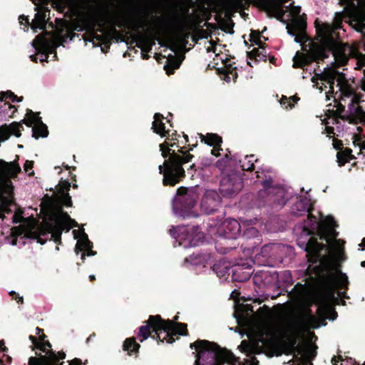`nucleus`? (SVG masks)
<instances>
[{
  "mask_svg": "<svg viewBox=\"0 0 365 365\" xmlns=\"http://www.w3.org/2000/svg\"><path fill=\"white\" fill-rule=\"evenodd\" d=\"M317 234L319 240L326 241L327 244L319 243L317 239L314 237H310L308 242L305 245V252H307V257L309 265L314 266L319 264L325 258L331 259L325 255H322V252L324 250H334L327 234L324 232V228L322 222L319 225V230Z\"/></svg>",
  "mask_w": 365,
  "mask_h": 365,
  "instance_id": "9d476101",
  "label": "nucleus"
},
{
  "mask_svg": "<svg viewBox=\"0 0 365 365\" xmlns=\"http://www.w3.org/2000/svg\"><path fill=\"white\" fill-rule=\"evenodd\" d=\"M34 112H33L30 109H27V113H26V118H24V120H22L20 122L21 123V125L24 123L27 127H32L33 128V126H34Z\"/></svg>",
  "mask_w": 365,
  "mask_h": 365,
  "instance_id": "37998d69",
  "label": "nucleus"
},
{
  "mask_svg": "<svg viewBox=\"0 0 365 365\" xmlns=\"http://www.w3.org/2000/svg\"><path fill=\"white\" fill-rule=\"evenodd\" d=\"M339 38H324L311 41L309 43V50L306 53L297 51L293 58V67L304 68L313 62L324 61L331 53L336 62L339 66H344L350 58L357 60L358 68L365 66V45L358 43L349 45L338 40ZM361 88L365 91V69L361 81Z\"/></svg>",
  "mask_w": 365,
  "mask_h": 365,
  "instance_id": "f257e3e1",
  "label": "nucleus"
},
{
  "mask_svg": "<svg viewBox=\"0 0 365 365\" xmlns=\"http://www.w3.org/2000/svg\"><path fill=\"white\" fill-rule=\"evenodd\" d=\"M140 345L136 342L135 338L129 337L125 339L123 344V349L128 352L129 356L137 355L139 352Z\"/></svg>",
  "mask_w": 365,
  "mask_h": 365,
  "instance_id": "7c9ffc66",
  "label": "nucleus"
},
{
  "mask_svg": "<svg viewBox=\"0 0 365 365\" xmlns=\"http://www.w3.org/2000/svg\"><path fill=\"white\" fill-rule=\"evenodd\" d=\"M48 135L47 125L41 123V125H34L32 128V137L38 139L39 138H46Z\"/></svg>",
  "mask_w": 365,
  "mask_h": 365,
  "instance_id": "4c0bfd02",
  "label": "nucleus"
},
{
  "mask_svg": "<svg viewBox=\"0 0 365 365\" xmlns=\"http://www.w3.org/2000/svg\"><path fill=\"white\" fill-rule=\"evenodd\" d=\"M280 103L282 105H284L286 108H287L288 107H289L290 108H292L294 106V103H292L290 102V100L288 98H287L286 96L282 97Z\"/></svg>",
  "mask_w": 365,
  "mask_h": 365,
  "instance_id": "5fc2aeb1",
  "label": "nucleus"
},
{
  "mask_svg": "<svg viewBox=\"0 0 365 365\" xmlns=\"http://www.w3.org/2000/svg\"><path fill=\"white\" fill-rule=\"evenodd\" d=\"M51 346L48 341H39L37 349L43 352L44 354H36V356L30 357L29 365H63V362H60V360L66 358V353L63 351L56 352L51 349ZM68 365H82V361L75 358L68 361Z\"/></svg>",
  "mask_w": 365,
  "mask_h": 365,
  "instance_id": "0eeeda50",
  "label": "nucleus"
},
{
  "mask_svg": "<svg viewBox=\"0 0 365 365\" xmlns=\"http://www.w3.org/2000/svg\"><path fill=\"white\" fill-rule=\"evenodd\" d=\"M37 13L35 14V18L31 23V29L34 32H37L38 29L43 30V32L46 31V16L47 13L49 16L50 9L47 7H36L35 10H37Z\"/></svg>",
  "mask_w": 365,
  "mask_h": 365,
  "instance_id": "4be33fe9",
  "label": "nucleus"
},
{
  "mask_svg": "<svg viewBox=\"0 0 365 365\" xmlns=\"http://www.w3.org/2000/svg\"><path fill=\"white\" fill-rule=\"evenodd\" d=\"M160 144V150L165 160L158 166L159 173L163 175V185L174 187L182 182L185 178V171L182 165L189 163L194 155L185 151L186 147L180 146L179 140L169 143L170 138Z\"/></svg>",
  "mask_w": 365,
  "mask_h": 365,
  "instance_id": "f03ea898",
  "label": "nucleus"
},
{
  "mask_svg": "<svg viewBox=\"0 0 365 365\" xmlns=\"http://www.w3.org/2000/svg\"><path fill=\"white\" fill-rule=\"evenodd\" d=\"M232 15H233V11H232V8H230V7L227 8L225 10V19L226 20L232 19Z\"/></svg>",
  "mask_w": 365,
  "mask_h": 365,
  "instance_id": "338daca9",
  "label": "nucleus"
},
{
  "mask_svg": "<svg viewBox=\"0 0 365 365\" xmlns=\"http://www.w3.org/2000/svg\"><path fill=\"white\" fill-rule=\"evenodd\" d=\"M345 17L346 14L344 12H336L331 24L327 22L319 24L316 21L314 23L317 31L315 39L339 38V34L337 31L342 29V24Z\"/></svg>",
  "mask_w": 365,
  "mask_h": 365,
  "instance_id": "f8f14e48",
  "label": "nucleus"
},
{
  "mask_svg": "<svg viewBox=\"0 0 365 365\" xmlns=\"http://www.w3.org/2000/svg\"><path fill=\"white\" fill-rule=\"evenodd\" d=\"M19 23L21 24H25L26 26H29L30 24L29 19L28 16L21 15L19 16Z\"/></svg>",
  "mask_w": 365,
  "mask_h": 365,
  "instance_id": "e2e57ef3",
  "label": "nucleus"
},
{
  "mask_svg": "<svg viewBox=\"0 0 365 365\" xmlns=\"http://www.w3.org/2000/svg\"><path fill=\"white\" fill-rule=\"evenodd\" d=\"M86 252L83 253L82 255H81V259H82L83 262H84L86 256H93V255H95L96 254V252L93 251L91 250V249H86Z\"/></svg>",
  "mask_w": 365,
  "mask_h": 365,
  "instance_id": "052dcab7",
  "label": "nucleus"
},
{
  "mask_svg": "<svg viewBox=\"0 0 365 365\" xmlns=\"http://www.w3.org/2000/svg\"><path fill=\"white\" fill-rule=\"evenodd\" d=\"M200 138L202 142H204L205 144L210 146L217 145L218 147H221L222 143V137L216 133H207L205 135L200 134Z\"/></svg>",
  "mask_w": 365,
  "mask_h": 365,
  "instance_id": "473e14b6",
  "label": "nucleus"
},
{
  "mask_svg": "<svg viewBox=\"0 0 365 365\" xmlns=\"http://www.w3.org/2000/svg\"><path fill=\"white\" fill-rule=\"evenodd\" d=\"M52 232V237L56 243L61 242V235L62 232L66 230V223L62 222L60 217L56 218V223L50 226Z\"/></svg>",
  "mask_w": 365,
  "mask_h": 365,
  "instance_id": "c756f323",
  "label": "nucleus"
},
{
  "mask_svg": "<svg viewBox=\"0 0 365 365\" xmlns=\"http://www.w3.org/2000/svg\"><path fill=\"white\" fill-rule=\"evenodd\" d=\"M226 238L236 239L240 234V224L235 219H226L220 227Z\"/></svg>",
  "mask_w": 365,
  "mask_h": 365,
  "instance_id": "aec40b11",
  "label": "nucleus"
},
{
  "mask_svg": "<svg viewBox=\"0 0 365 365\" xmlns=\"http://www.w3.org/2000/svg\"><path fill=\"white\" fill-rule=\"evenodd\" d=\"M78 242H80V245L84 249H91L93 247V243L89 240L87 234L84 231H83L81 238Z\"/></svg>",
  "mask_w": 365,
  "mask_h": 365,
  "instance_id": "49530a36",
  "label": "nucleus"
},
{
  "mask_svg": "<svg viewBox=\"0 0 365 365\" xmlns=\"http://www.w3.org/2000/svg\"><path fill=\"white\" fill-rule=\"evenodd\" d=\"M299 336L300 331L299 327H297L286 341L287 346L292 349L294 353H297V355H302L304 352V347L297 344Z\"/></svg>",
  "mask_w": 365,
  "mask_h": 365,
  "instance_id": "b1692460",
  "label": "nucleus"
},
{
  "mask_svg": "<svg viewBox=\"0 0 365 365\" xmlns=\"http://www.w3.org/2000/svg\"><path fill=\"white\" fill-rule=\"evenodd\" d=\"M46 232L43 230H33L31 229L27 230L24 232V237L27 239H31L35 240L37 241L38 243H40L41 245H44L46 242V240H43L41 238V235H46Z\"/></svg>",
  "mask_w": 365,
  "mask_h": 365,
  "instance_id": "f704fd0d",
  "label": "nucleus"
},
{
  "mask_svg": "<svg viewBox=\"0 0 365 365\" xmlns=\"http://www.w3.org/2000/svg\"><path fill=\"white\" fill-rule=\"evenodd\" d=\"M318 80L327 83L329 86V91L327 93V100L330 99L329 95H331L336 101L335 96L333 95L334 94V86L335 81H336L340 91L339 97H341V100L344 101V98H351V103L349 105L351 112H354L356 115L364 113L362 107L359 105V98L354 93L353 90L349 86H346L344 74L329 68L322 73H317L316 70H314V76L312 78V81L317 83Z\"/></svg>",
  "mask_w": 365,
  "mask_h": 365,
  "instance_id": "39448f33",
  "label": "nucleus"
},
{
  "mask_svg": "<svg viewBox=\"0 0 365 365\" xmlns=\"http://www.w3.org/2000/svg\"><path fill=\"white\" fill-rule=\"evenodd\" d=\"M260 10L266 12L268 17H274L284 22L283 17L285 14L284 7L285 4L291 0H255Z\"/></svg>",
  "mask_w": 365,
  "mask_h": 365,
  "instance_id": "ddd939ff",
  "label": "nucleus"
},
{
  "mask_svg": "<svg viewBox=\"0 0 365 365\" xmlns=\"http://www.w3.org/2000/svg\"><path fill=\"white\" fill-rule=\"evenodd\" d=\"M164 116L160 113H156L154 115V120L152 123V129L153 132L163 137H167L169 135V130H165V123L163 122Z\"/></svg>",
  "mask_w": 365,
  "mask_h": 365,
  "instance_id": "393cba45",
  "label": "nucleus"
},
{
  "mask_svg": "<svg viewBox=\"0 0 365 365\" xmlns=\"http://www.w3.org/2000/svg\"><path fill=\"white\" fill-rule=\"evenodd\" d=\"M253 60H255L256 61H267V52L265 51V48L264 49H261L259 52V54L256 56V58H254Z\"/></svg>",
  "mask_w": 365,
  "mask_h": 365,
  "instance_id": "603ef678",
  "label": "nucleus"
},
{
  "mask_svg": "<svg viewBox=\"0 0 365 365\" xmlns=\"http://www.w3.org/2000/svg\"><path fill=\"white\" fill-rule=\"evenodd\" d=\"M215 165L216 167L218 168L220 170H223L224 169H225V168L228 166L227 160H226L225 158L220 159L216 162Z\"/></svg>",
  "mask_w": 365,
  "mask_h": 365,
  "instance_id": "864d4df0",
  "label": "nucleus"
},
{
  "mask_svg": "<svg viewBox=\"0 0 365 365\" xmlns=\"http://www.w3.org/2000/svg\"><path fill=\"white\" fill-rule=\"evenodd\" d=\"M150 50H151L150 46H148V47H145V48H142L141 56H142L143 59H145V60L149 59L150 55L148 54V52H150Z\"/></svg>",
  "mask_w": 365,
  "mask_h": 365,
  "instance_id": "4d7b16f0",
  "label": "nucleus"
},
{
  "mask_svg": "<svg viewBox=\"0 0 365 365\" xmlns=\"http://www.w3.org/2000/svg\"><path fill=\"white\" fill-rule=\"evenodd\" d=\"M310 200L306 197H301L292 207V212L297 216H301L307 212L312 207Z\"/></svg>",
  "mask_w": 365,
  "mask_h": 365,
  "instance_id": "c85d7f7f",
  "label": "nucleus"
},
{
  "mask_svg": "<svg viewBox=\"0 0 365 365\" xmlns=\"http://www.w3.org/2000/svg\"><path fill=\"white\" fill-rule=\"evenodd\" d=\"M0 205L1 207L12 206L14 205V200L9 197L0 194Z\"/></svg>",
  "mask_w": 365,
  "mask_h": 365,
  "instance_id": "09e8293b",
  "label": "nucleus"
},
{
  "mask_svg": "<svg viewBox=\"0 0 365 365\" xmlns=\"http://www.w3.org/2000/svg\"><path fill=\"white\" fill-rule=\"evenodd\" d=\"M336 110H333V113H334L335 117L341 118V114L345 110V106L342 105L340 102H336Z\"/></svg>",
  "mask_w": 365,
  "mask_h": 365,
  "instance_id": "3c124183",
  "label": "nucleus"
},
{
  "mask_svg": "<svg viewBox=\"0 0 365 365\" xmlns=\"http://www.w3.org/2000/svg\"><path fill=\"white\" fill-rule=\"evenodd\" d=\"M336 157L337 163L340 167L344 166L351 160L355 158L352 155V150L349 148H342L341 150L337 153Z\"/></svg>",
  "mask_w": 365,
  "mask_h": 365,
  "instance_id": "2f4dec72",
  "label": "nucleus"
},
{
  "mask_svg": "<svg viewBox=\"0 0 365 365\" xmlns=\"http://www.w3.org/2000/svg\"><path fill=\"white\" fill-rule=\"evenodd\" d=\"M34 161L26 160L24 165V168L26 172H29L30 170L33 168Z\"/></svg>",
  "mask_w": 365,
  "mask_h": 365,
  "instance_id": "680f3d73",
  "label": "nucleus"
},
{
  "mask_svg": "<svg viewBox=\"0 0 365 365\" xmlns=\"http://www.w3.org/2000/svg\"><path fill=\"white\" fill-rule=\"evenodd\" d=\"M292 7L291 13L296 16L290 22L287 24L286 29L287 33L294 36V41L297 43H304L309 41L307 34V20L303 16H299L301 7L293 6V2L290 3L286 8Z\"/></svg>",
  "mask_w": 365,
  "mask_h": 365,
  "instance_id": "9b49d317",
  "label": "nucleus"
},
{
  "mask_svg": "<svg viewBox=\"0 0 365 365\" xmlns=\"http://www.w3.org/2000/svg\"><path fill=\"white\" fill-rule=\"evenodd\" d=\"M215 20L218 22V24L220 25L221 29L227 33L232 34H234V26L235 23L232 19L226 20L221 17L220 15H216L215 17Z\"/></svg>",
  "mask_w": 365,
  "mask_h": 365,
  "instance_id": "c9c22d12",
  "label": "nucleus"
},
{
  "mask_svg": "<svg viewBox=\"0 0 365 365\" xmlns=\"http://www.w3.org/2000/svg\"><path fill=\"white\" fill-rule=\"evenodd\" d=\"M222 148L221 147H218V146H213V148L211 150V153L212 155L216 156V157H219L220 155V151L222 150Z\"/></svg>",
  "mask_w": 365,
  "mask_h": 365,
  "instance_id": "0e129e2a",
  "label": "nucleus"
},
{
  "mask_svg": "<svg viewBox=\"0 0 365 365\" xmlns=\"http://www.w3.org/2000/svg\"><path fill=\"white\" fill-rule=\"evenodd\" d=\"M307 272L309 274H314L322 287V291L319 297L317 314L319 316H325L331 313L334 317L330 319L334 320L337 316V313L329 306L330 302L337 300L335 297L336 274L332 261L325 258L317 265H309Z\"/></svg>",
  "mask_w": 365,
  "mask_h": 365,
  "instance_id": "20e7f679",
  "label": "nucleus"
},
{
  "mask_svg": "<svg viewBox=\"0 0 365 365\" xmlns=\"http://www.w3.org/2000/svg\"><path fill=\"white\" fill-rule=\"evenodd\" d=\"M51 34L48 31H44L41 34L36 36L33 44L37 43L39 48H41L45 54L54 53L56 56V48L58 46L51 39L47 38ZM35 46V45H34Z\"/></svg>",
  "mask_w": 365,
  "mask_h": 365,
  "instance_id": "a211bd4d",
  "label": "nucleus"
},
{
  "mask_svg": "<svg viewBox=\"0 0 365 365\" xmlns=\"http://www.w3.org/2000/svg\"><path fill=\"white\" fill-rule=\"evenodd\" d=\"M349 26L354 29L357 32H361L364 34L365 30V13L363 14H354L350 16L348 21Z\"/></svg>",
  "mask_w": 365,
  "mask_h": 365,
  "instance_id": "cd10ccee",
  "label": "nucleus"
},
{
  "mask_svg": "<svg viewBox=\"0 0 365 365\" xmlns=\"http://www.w3.org/2000/svg\"><path fill=\"white\" fill-rule=\"evenodd\" d=\"M258 349L257 345L252 344L247 340H242L241 341L240 345L238 346V349L250 357V359H247L242 365H259L258 360L254 356L256 354L260 353Z\"/></svg>",
  "mask_w": 365,
  "mask_h": 365,
  "instance_id": "6ab92c4d",
  "label": "nucleus"
},
{
  "mask_svg": "<svg viewBox=\"0 0 365 365\" xmlns=\"http://www.w3.org/2000/svg\"><path fill=\"white\" fill-rule=\"evenodd\" d=\"M192 230L193 232L196 234V236L198 237V239H201L203 237L202 233L200 231L199 226H193Z\"/></svg>",
  "mask_w": 365,
  "mask_h": 365,
  "instance_id": "69168bd1",
  "label": "nucleus"
},
{
  "mask_svg": "<svg viewBox=\"0 0 365 365\" xmlns=\"http://www.w3.org/2000/svg\"><path fill=\"white\" fill-rule=\"evenodd\" d=\"M257 159L255 158L254 155H246L245 160L240 165L243 170L252 171L255 170V162H257Z\"/></svg>",
  "mask_w": 365,
  "mask_h": 365,
  "instance_id": "a19ab883",
  "label": "nucleus"
},
{
  "mask_svg": "<svg viewBox=\"0 0 365 365\" xmlns=\"http://www.w3.org/2000/svg\"><path fill=\"white\" fill-rule=\"evenodd\" d=\"M324 232L327 234L330 242L334 250H337V254L343 256L344 255L343 250V245L344 242L341 240H336L338 232L336 231V227H338L334 217L329 215L322 222Z\"/></svg>",
  "mask_w": 365,
  "mask_h": 365,
  "instance_id": "2eb2a0df",
  "label": "nucleus"
},
{
  "mask_svg": "<svg viewBox=\"0 0 365 365\" xmlns=\"http://www.w3.org/2000/svg\"><path fill=\"white\" fill-rule=\"evenodd\" d=\"M278 278L279 274L276 271L258 270L254 274L253 281L255 284H262L266 287H270L278 282Z\"/></svg>",
  "mask_w": 365,
  "mask_h": 365,
  "instance_id": "f3484780",
  "label": "nucleus"
},
{
  "mask_svg": "<svg viewBox=\"0 0 365 365\" xmlns=\"http://www.w3.org/2000/svg\"><path fill=\"white\" fill-rule=\"evenodd\" d=\"M256 173L258 179L263 178L261 182L263 190L259 192V197L266 198L263 201L272 207H283L286 204L284 189L274 185L273 177L270 174L266 175L264 171L259 170Z\"/></svg>",
  "mask_w": 365,
  "mask_h": 365,
  "instance_id": "6e6552de",
  "label": "nucleus"
},
{
  "mask_svg": "<svg viewBox=\"0 0 365 365\" xmlns=\"http://www.w3.org/2000/svg\"><path fill=\"white\" fill-rule=\"evenodd\" d=\"M58 193L63 194V193H68V191L71 188V183L68 182V180H61L59 181V183L58 185Z\"/></svg>",
  "mask_w": 365,
  "mask_h": 365,
  "instance_id": "c03bdc74",
  "label": "nucleus"
},
{
  "mask_svg": "<svg viewBox=\"0 0 365 365\" xmlns=\"http://www.w3.org/2000/svg\"><path fill=\"white\" fill-rule=\"evenodd\" d=\"M315 356H316V351H312L310 349H308L307 350V353H306L305 356H304L303 357L298 358V360L299 361V362L297 365H307V361L309 359H314L315 357Z\"/></svg>",
  "mask_w": 365,
  "mask_h": 365,
  "instance_id": "79ce46f5",
  "label": "nucleus"
},
{
  "mask_svg": "<svg viewBox=\"0 0 365 365\" xmlns=\"http://www.w3.org/2000/svg\"><path fill=\"white\" fill-rule=\"evenodd\" d=\"M56 210V214L53 217L52 220L54 221V224L56 223V218L60 217L62 222L66 223V231H69L71 228L78 227L77 222L71 219L70 215L65 211H63L61 206H58Z\"/></svg>",
  "mask_w": 365,
  "mask_h": 365,
  "instance_id": "bb28decb",
  "label": "nucleus"
},
{
  "mask_svg": "<svg viewBox=\"0 0 365 365\" xmlns=\"http://www.w3.org/2000/svg\"><path fill=\"white\" fill-rule=\"evenodd\" d=\"M313 207H312L310 210L307 212V218L311 222H315L316 221V217L312 214Z\"/></svg>",
  "mask_w": 365,
  "mask_h": 365,
  "instance_id": "774afa93",
  "label": "nucleus"
},
{
  "mask_svg": "<svg viewBox=\"0 0 365 365\" xmlns=\"http://www.w3.org/2000/svg\"><path fill=\"white\" fill-rule=\"evenodd\" d=\"M260 49L261 48H259V47L255 48L252 51L247 52V58L251 60H253L254 58H256V56H257V54H259Z\"/></svg>",
  "mask_w": 365,
  "mask_h": 365,
  "instance_id": "6e6d98bb",
  "label": "nucleus"
},
{
  "mask_svg": "<svg viewBox=\"0 0 365 365\" xmlns=\"http://www.w3.org/2000/svg\"><path fill=\"white\" fill-rule=\"evenodd\" d=\"M178 315L172 320H165L159 314L150 315L148 319L144 322L145 325L139 327L138 337L140 342L151 336L158 343H163L165 341L168 344H172L175 341V336L189 335L187 324L178 322Z\"/></svg>",
  "mask_w": 365,
  "mask_h": 365,
  "instance_id": "7ed1b4c3",
  "label": "nucleus"
},
{
  "mask_svg": "<svg viewBox=\"0 0 365 365\" xmlns=\"http://www.w3.org/2000/svg\"><path fill=\"white\" fill-rule=\"evenodd\" d=\"M220 73L224 75V80L227 82H230L231 78L235 82L238 77L237 68L232 67L231 64L226 66Z\"/></svg>",
  "mask_w": 365,
  "mask_h": 365,
  "instance_id": "e433bc0d",
  "label": "nucleus"
},
{
  "mask_svg": "<svg viewBox=\"0 0 365 365\" xmlns=\"http://www.w3.org/2000/svg\"><path fill=\"white\" fill-rule=\"evenodd\" d=\"M190 348L197 349V352H192V354L195 356V361L200 359V365H218V363L222 361L220 346L215 342L197 339L190 344Z\"/></svg>",
  "mask_w": 365,
  "mask_h": 365,
  "instance_id": "1a4fd4ad",
  "label": "nucleus"
},
{
  "mask_svg": "<svg viewBox=\"0 0 365 365\" xmlns=\"http://www.w3.org/2000/svg\"><path fill=\"white\" fill-rule=\"evenodd\" d=\"M58 200V203L52 202L53 204V207L56 210L58 209V206H61L62 207H63V206H65V207H71L72 206L71 197L69 195V193L59 194Z\"/></svg>",
  "mask_w": 365,
  "mask_h": 365,
  "instance_id": "58836bf2",
  "label": "nucleus"
},
{
  "mask_svg": "<svg viewBox=\"0 0 365 365\" xmlns=\"http://www.w3.org/2000/svg\"><path fill=\"white\" fill-rule=\"evenodd\" d=\"M243 187V181L236 175H228L223 177L220 182L219 190L225 197H232Z\"/></svg>",
  "mask_w": 365,
  "mask_h": 365,
  "instance_id": "4468645a",
  "label": "nucleus"
},
{
  "mask_svg": "<svg viewBox=\"0 0 365 365\" xmlns=\"http://www.w3.org/2000/svg\"><path fill=\"white\" fill-rule=\"evenodd\" d=\"M86 29V26H79L78 25H76L75 26V28L73 29V30H71V31H68L66 32V34H65V37L67 38H69L71 41H72L76 36H78L76 35V34L74 32L75 30H77V31H83Z\"/></svg>",
  "mask_w": 365,
  "mask_h": 365,
  "instance_id": "8fccbe9b",
  "label": "nucleus"
},
{
  "mask_svg": "<svg viewBox=\"0 0 365 365\" xmlns=\"http://www.w3.org/2000/svg\"><path fill=\"white\" fill-rule=\"evenodd\" d=\"M24 130L23 125L21 123L13 122L9 125L4 124L0 126V141L4 142L8 140L13 134L16 138L21 135V130Z\"/></svg>",
  "mask_w": 365,
  "mask_h": 365,
  "instance_id": "412c9836",
  "label": "nucleus"
},
{
  "mask_svg": "<svg viewBox=\"0 0 365 365\" xmlns=\"http://www.w3.org/2000/svg\"><path fill=\"white\" fill-rule=\"evenodd\" d=\"M173 20L179 27L185 29L187 25L192 22V18L189 14V9L178 11L173 16Z\"/></svg>",
  "mask_w": 365,
  "mask_h": 365,
  "instance_id": "a878e982",
  "label": "nucleus"
},
{
  "mask_svg": "<svg viewBox=\"0 0 365 365\" xmlns=\"http://www.w3.org/2000/svg\"><path fill=\"white\" fill-rule=\"evenodd\" d=\"M34 125H41V123H43L41 117L39 116V113H34Z\"/></svg>",
  "mask_w": 365,
  "mask_h": 365,
  "instance_id": "bf43d9fd",
  "label": "nucleus"
},
{
  "mask_svg": "<svg viewBox=\"0 0 365 365\" xmlns=\"http://www.w3.org/2000/svg\"><path fill=\"white\" fill-rule=\"evenodd\" d=\"M199 193L196 187H180L177 190L175 198L173 200V208L175 212L183 217H196L193 210L199 198Z\"/></svg>",
  "mask_w": 365,
  "mask_h": 365,
  "instance_id": "423d86ee",
  "label": "nucleus"
},
{
  "mask_svg": "<svg viewBox=\"0 0 365 365\" xmlns=\"http://www.w3.org/2000/svg\"><path fill=\"white\" fill-rule=\"evenodd\" d=\"M221 198L215 190H207L202 196L200 208L207 215H211L216 212L220 205Z\"/></svg>",
  "mask_w": 365,
  "mask_h": 365,
  "instance_id": "dca6fc26",
  "label": "nucleus"
},
{
  "mask_svg": "<svg viewBox=\"0 0 365 365\" xmlns=\"http://www.w3.org/2000/svg\"><path fill=\"white\" fill-rule=\"evenodd\" d=\"M168 61L170 64L173 66V69L179 68L182 60L178 58L175 56L170 54L168 57Z\"/></svg>",
  "mask_w": 365,
  "mask_h": 365,
  "instance_id": "de8ad7c7",
  "label": "nucleus"
},
{
  "mask_svg": "<svg viewBox=\"0 0 365 365\" xmlns=\"http://www.w3.org/2000/svg\"><path fill=\"white\" fill-rule=\"evenodd\" d=\"M29 339L33 344V346L31 347L32 350H34L36 349H37V346H38V344H39V341H38V339L33 335H30L29 336Z\"/></svg>",
  "mask_w": 365,
  "mask_h": 365,
  "instance_id": "13d9d810",
  "label": "nucleus"
},
{
  "mask_svg": "<svg viewBox=\"0 0 365 365\" xmlns=\"http://www.w3.org/2000/svg\"><path fill=\"white\" fill-rule=\"evenodd\" d=\"M21 169L17 162H6L0 159V176L3 178H16Z\"/></svg>",
  "mask_w": 365,
  "mask_h": 365,
  "instance_id": "5701e85b",
  "label": "nucleus"
},
{
  "mask_svg": "<svg viewBox=\"0 0 365 365\" xmlns=\"http://www.w3.org/2000/svg\"><path fill=\"white\" fill-rule=\"evenodd\" d=\"M349 281L347 276L342 272H340V276L337 279L336 277V287L338 286L339 289H344V292H339L338 295L341 298H349L346 296V291L348 289Z\"/></svg>",
  "mask_w": 365,
  "mask_h": 365,
  "instance_id": "72a5a7b5",
  "label": "nucleus"
},
{
  "mask_svg": "<svg viewBox=\"0 0 365 365\" xmlns=\"http://www.w3.org/2000/svg\"><path fill=\"white\" fill-rule=\"evenodd\" d=\"M303 320L306 325H314L317 322L316 317L312 314V310L310 309H308L307 314L303 317Z\"/></svg>",
  "mask_w": 365,
  "mask_h": 365,
  "instance_id": "a18cd8bd",
  "label": "nucleus"
},
{
  "mask_svg": "<svg viewBox=\"0 0 365 365\" xmlns=\"http://www.w3.org/2000/svg\"><path fill=\"white\" fill-rule=\"evenodd\" d=\"M262 35L259 30H251L250 41L254 44L258 46L259 48L264 49L267 44L261 41Z\"/></svg>",
  "mask_w": 365,
  "mask_h": 365,
  "instance_id": "ea45409f",
  "label": "nucleus"
}]
</instances>
